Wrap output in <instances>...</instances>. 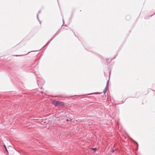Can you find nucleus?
I'll use <instances>...</instances> for the list:
<instances>
[{"label": "nucleus", "mask_w": 155, "mask_h": 155, "mask_svg": "<svg viewBox=\"0 0 155 155\" xmlns=\"http://www.w3.org/2000/svg\"><path fill=\"white\" fill-rule=\"evenodd\" d=\"M4 148H5V150H6V151L8 153V150L6 147L5 145H4Z\"/></svg>", "instance_id": "2"}, {"label": "nucleus", "mask_w": 155, "mask_h": 155, "mask_svg": "<svg viewBox=\"0 0 155 155\" xmlns=\"http://www.w3.org/2000/svg\"><path fill=\"white\" fill-rule=\"evenodd\" d=\"M114 150H113L112 151V153H114Z\"/></svg>", "instance_id": "6"}, {"label": "nucleus", "mask_w": 155, "mask_h": 155, "mask_svg": "<svg viewBox=\"0 0 155 155\" xmlns=\"http://www.w3.org/2000/svg\"><path fill=\"white\" fill-rule=\"evenodd\" d=\"M107 91V89L106 88H105V89L104 91V92H103L104 93V94H105L106 93Z\"/></svg>", "instance_id": "3"}, {"label": "nucleus", "mask_w": 155, "mask_h": 155, "mask_svg": "<svg viewBox=\"0 0 155 155\" xmlns=\"http://www.w3.org/2000/svg\"><path fill=\"white\" fill-rule=\"evenodd\" d=\"M52 104L55 106H58L59 107L64 106V102L59 101H56L53 100L51 101Z\"/></svg>", "instance_id": "1"}, {"label": "nucleus", "mask_w": 155, "mask_h": 155, "mask_svg": "<svg viewBox=\"0 0 155 155\" xmlns=\"http://www.w3.org/2000/svg\"><path fill=\"white\" fill-rule=\"evenodd\" d=\"M106 61L107 62V61L109 60V59H106Z\"/></svg>", "instance_id": "5"}, {"label": "nucleus", "mask_w": 155, "mask_h": 155, "mask_svg": "<svg viewBox=\"0 0 155 155\" xmlns=\"http://www.w3.org/2000/svg\"><path fill=\"white\" fill-rule=\"evenodd\" d=\"M91 149L94 151H95V150L97 149L96 148H91Z\"/></svg>", "instance_id": "4"}]
</instances>
